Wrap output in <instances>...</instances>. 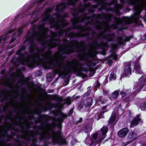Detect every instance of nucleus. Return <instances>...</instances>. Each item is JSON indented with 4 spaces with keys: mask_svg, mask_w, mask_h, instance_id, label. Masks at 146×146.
Masks as SVG:
<instances>
[{
    "mask_svg": "<svg viewBox=\"0 0 146 146\" xmlns=\"http://www.w3.org/2000/svg\"><path fill=\"white\" fill-rule=\"evenodd\" d=\"M131 63L126 64L124 67L123 75L125 76L129 77L132 74Z\"/></svg>",
    "mask_w": 146,
    "mask_h": 146,
    "instance_id": "nucleus-20",
    "label": "nucleus"
},
{
    "mask_svg": "<svg viewBox=\"0 0 146 146\" xmlns=\"http://www.w3.org/2000/svg\"><path fill=\"white\" fill-rule=\"evenodd\" d=\"M87 62L89 63V64H88L87 65L89 67H90L91 66H95L97 64V63L95 62H91L89 61H88V62Z\"/></svg>",
    "mask_w": 146,
    "mask_h": 146,
    "instance_id": "nucleus-57",
    "label": "nucleus"
},
{
    "mask_svg": "<svg viewBox=\"0 0 146 146\" xmlns=\"http://www.w3.org/2000/svg\"><path fill=\"white\" fill-rule=\"evenodd\" d=\"M65 58V57H64L62 56H61L59 58H58V59L57 60H55L54 61L55 62L54 63V64L55 65V66H56L57 65H58L59 64V63L60 62H62L61 63L60 65L59 66H58V68H59V67L60 66H61V67L62 68H64V66L62 65V64L63 63L65 65H67V66H69V64H68V62L67 63L66 65H65L63 63L64 62V60ZM59 70V68H58V69H57L55 71V72L57 74V70Z\"/></svg>",
    "mask_w": 146,
    "mask_h": 146,
    "instance_id": "nucleus-23",
    "label": "nucleus"
},
{
    "mask_svg": "<svg viewBox=\"0 0 146 146\" xmlns=\"http://www.w3.org/2000/svg\"><path fill=\"white\" fill-rule=\"evenodd\" d=\"M28 34L25 36V38L26 40L24 41V43H25L27 41L30 44L29 48V52L31 53H33L36 48L38 47L37 45L34 43L36 35L37 33L35 31L31 33L30 31H29Z\"/></svg>",
    "mask_w": 146,
    "mask_h": 146,
    "instance_id": "nucleus-7",
    "label": "nucleus"
},
{
    "mask_svg": "<svg viewBox=\"0 0 146 146\" xmlns=\"http://www.w3.org/2000/svg\"><path fill=\"white\" fill-rule=\"evenodd\" d=\"M141 120V119L140 118V115L139 114L137 115L131 121L130 125V127L134 128L136 127L139 123Z\"/></svg>",
    "mask_w": 146,
    "mask_h": 146,
    "instance_id": "nucleus-21",
    "label": "nucleus"
},
{
    "mask_svg": "<svg viewBox=\"0 0 146 146\" xmlns=\"http://www.w3.org/2000/svg\"><path fill=\"white\" fill-rule=\"evenodd\" d=\"M18 36H19L21 35L22 33L23 29L22 28H20L18 29Z\"/></svg>",
    "mask_w": 146,
    "mask_h": 146,
    "instance_id": "nucleus-63",
    "label": "nucleus"
},
{
    "mask_svg": "<svg viewBox=\"0 0 146 146\" xmlns=\"http://www.w3.org/2000/svg\"><path fill=\"white\" fill-rule=\"evenodd\" d=\"M52 141L54 144L65 145L67 144V141L63 138L62 134L54 136H52Z\"/></svg>",
    "mask_w": 146,
    "mask_h": 146,
    "instance_id": "nucleus-12",
    "label": "nucleus"
},
{
    "mask_svg": "<svg viewBox=\"0 0 146 146\" xmlns=\"http://www.w3.org/2000/svg\"><path fill=\"white\" fill-rule=\"evenodd\" d=\"M92 129V127L90 124H84L83 126V130L86 133H90Z\"/></svg>",
    "mask_w": 146,
    "mask_h": 146,
    "instance_id": "nucleus-32",
    "label": "nucleus"
},
{
    "mask_svg": "<svg viewBox=\"0 0 146 146\" xmlns=\"http://www.w3.org/2000/svg\"><path fill=\"white\" fill-rule=\"evenodd\" d=\"M63 42L64 44H67L72 42L73 44H77L74 46L64 47L60 43L57 44L56 42H51L48 45V49L51 50L56 47L57 45L58 50L59 52L61 53L62 55H69L72 54L75 52H80L81 50L84 51L86 50V48L85 47L83 46L79 47L78 46V44L80 43L82 44H84V41L81 40L79 42L77 40H74L70 41L67 39H65L63 40Z\"/></svg>",
    "mask_w": 146,
    "mask_h": 146,
    "instance_id": "nucleus-1",
    "label": "nucleus"
},
{
    "mask_svg": "<svg viewBox=\"0 0 146 146\" xmlns=\"http://www.w3.org/2000/svg\"><path fill=\"white\" fill-rule=\"evenodd\" d=\"M30 56H28L27 58H25V57L22 59V60L24 63V65H25L24 62L26 63L27 64L30 62L31 61L30 60Z\"/></svg>",
    "mask_w": 146,
    "mask_h": 146,
    "instance_id": "nucleus-44",
    "label": "nucleus"
},
{
    "mask_svg": "<svg viewBox=\"0 0 146 146\" xmlns=\"http://www.w3.org/2000/svg\"><path fill=\"white\" fill-rule=\"evenodd\" d=\"M92 100H91V102L89 103H87L86 104H85L84 101H81L80 103L78 105V107L81 109L85 105L86 107H88L90 108L92 106Z\"/></svg>",
    "mask_w": 146,
    "mask_h": 146,
    "instance_id": "nucleus-35",
    "label": "nucleus"
},
{
    "mask_svg": "<svg viewBox=\"0 0 146 146\" xmlns=\"http://www.w3.org/2000/svg\"><path fill=\"white\" fill-rule=\"evenodd\" d=\"M129 131V130L128 127H124L118 132V135L120 137H124L127 135Z\"/></svg>",
    "mask_w": 146,
    "mask_h": 146,
    "instance_id": "nucleus-24",
    "label": "nucleus"
},
{
    "mask_svg": "<svg viewBox=\"0 0 146 146\" xmlns=\"http://www.w3.org/2000/svg\"><path fill=\"white\" fill-rule=\"evenodd\" d=\"M1 134L4 135L6 136V137L8 138L9 139H10L11 138V137L10 135H8V131L7 130H5L3 131L1 133Z\"/></svg>",
    "mask_w": 146,
    "mask_h": 146,
    "instance_id": "nucleus-50",
    "label": "nucleus"
},
{
    "mask_svg": "<svg viewBox=\"0 0 146 146\" xmlns=\"http://www.w3.org/2000/svg\"><path fill=\"white\" fill-rule=\"evenodd\" d=\"M55 104L54 103H49L48 105L43 106L41 105L39 107L41 110L42 111L46 112L48 110H51L52 109L55 107Z\"/></svg>",
    "mask_w": 146,
    "mask_h": 146,
    "instance_id": "nucleus-22",
    "label": "nucleus"
},
{
    "mask_svg": "<svg viewBox=\"0 0 146 146\" xmlns=\"http://www.w3.org/2000/svg\"><path fill=\"white\" fill-rule=\"evenodd\" d=\"M119 92L117 91H115L111 93V96L113 98H116L119 95Z\"/></svg>",
    "mask_w": 146,
    "mask_h": 146,
    "instance_id": "nucleus-49",
    "label": "nucleus"
},
{
    "mask_svg": "<svg viewBox=\"0 0 146 146\" xmlns=\"http://www.w3.org/2000/svg\"><path fill=\"white\" fill-rule=\"evenodd\" d=\"M41 111L37 113L39 117L40 118H42L43 119L41 121L40 125L34 126L33 127L34 130L33 132H31V131L30 130V132L29 134L24 137L21 136L20 137L24 139L25 141H30L31 140L30 137L34 138L37 135L40 134L39 131L42 132L44 131V128L49 124L48 121L50 119V116L48 115H41Z\"/></svg>",
    "mask_w": 146,
    "mask_h": 146,
    "instance_id": "nucleus-2",
    "label": "nucleus"
},
{
    "mask_svg": "<svg viewBox=\"0 0 146 146\" xmlns=\"http://www.w3.org/2000/svg\"><path fill=\"white\" fill-rule=\"evenodd\" d=\"M80 30V29H79ZM81 32H78L77 33H75L74 32H72L69 33L67 35V36L69 37L70 39L74 38L77 37H87L88 38V40H90L91 37H90V33H83L82 31H84L81 30Z\"/></svg>",
    "mask_w": 146,
    "mask_h": 146,
    "instance_id": "nucleus-11",
    "label": "nucleus"
},
{
    "mask_svg": "<svg viewBox=\"0 0 146 146\" xmlns=\"http://www.w3.org/2000/svg\"><path fill=\"white\" fill-rule=\"evenodd\" d=\"M127 2L129 5H133L134 6L136 5L135 2L134 0H127Z\"/></svg>",
    "mask_w": 146,
    "mask_h": 146,
    "instance_id": "nucleus-54",
    "label": "nucleus"
},
{
    "mask_svg": "<svg viewBox=\"0 0 146 146\" xmlns=\"http://www.w3.org/2000/svg\"><path fill=\"white\" fill-rule=\"evenodd\" d=\"M59 113V114L58 117L59 120L58 123L62 124L63 122L64 119L68 117V116L67 114L64 113L61 111H60Z\"/></svg>",
    "mask_w": 146,
    "mask_h": 146,
    "instance_id": "nucleus-26",
    "label": "nucleus"
},
{
    "mask_svg": "<svg viewBox=\"0 0 146 146\" xmlns=\"http://www.w3.org/2000/svg\"><path fill=\"white\" fill-rule=\"evenodd\" d=\"M84 6L86 7H90L92 8H96L97 7V5H92L90 2H88L86 4H85Z\"/></svg>",
    "mask_w": 146,
    "mask_h": 146,
    "instance_id": "nucleus-52",
    "label": "nucleus"
},
{
    "mask_svg": "<svg viewBox=\"0 0 146 146\" xmlns=\"http://www.w3.org/2000/svg\"><path fill=\"white\" fill-rule=\"evenodd\" d=\"M116 119V114L115 113H112L111 116V117L109 120L108 123L111 124L112 126H114L116 123L115 121Z\"/></svg>",
    "mask_w": 146,
    "mask_h": 146,
    "instance_id": "nucleus-30",
    "label": "nucleus"
},
{
    "mask_svg": "<svg viewBox=\"0 0 146 146\" xmlns=\"http://www.w3.org/2000/svg\"><path fill=\"white\" fill-rule=\"evenodd\" d=\"M14 141L17 143H19L18 145L16 144L15 146H22L21 144L24 143V141L20 140L18 135L17 136L16 138L15 139Z\"/></svg>",
    "mask_w": 146,
    "mask_h": 146,
    "instance_id": "nucleus-38",
    "label": "nucleus"
},
{
    "mask_svg": "<svg viewBox=\"0 0 146 146\" xmlns=\"http://www.w3.org/2000/svg\"><path fill=\"white\" fill-rule=\"evenodd\" d=\"M129 93L127 90L123 89L120 92V94L122 97H124L128 94Z\"/></svg>",
    "mask_w": 146,
    "mask_h": 146,
    "instance_id": "nucleus-40",
    "label": "nucleus"
},
{
    "mask_svg": "<svg viewBox=\"0 0 146 146\" xmlns=\"http://www.w3.org/2000/svg\"><path fill=\"white\" fill-rule=\"evenodd\" d=\"M42 67L45 69H53L56 66L54 63H51L48 60L46 63L44 64Z\"/></svg>",
    "mask_w": 146,
    "mask_h": 146,
    "instance_id": "nucleus-25",
    "label": "nucleus"
},
{
    "mask_svg": "<svg viewBox=\"0 0 146 146\" xmlns=\"http://www.w3.org/2000/svg\"><path fill=\"white\" fill-rule=\"evenodd\" d=\"M95 8H92V9H88V14H93L95 11Z\"/></svg>",
    "mask_w": 146,
    "mask_h": 146,
    "instance_id": "nucleus-62",
    "label": "nucleus"
},
{
    "mask_svg": "<svg viewBox=\"0 0 146 146\" xmlns=\"http://www.w3.org/2000/svg\"><path fill=\"white\" fill-rule=\"evenodd\" d=\"M41 133L40 132V134H38L40 136L38 139L41 142L45 138V134L43 133V132L41 131Z\"/></svg>",
    "mask_w": 146,
    "mask_h": 146,
    "instance_id": "nucleus-42",
    "label": "nucleus"
},
{
    "mask_svg": "<svg viewBox=\"0 0 146 146\" xmlns=\"http://www.w3.org/2000/svg\"><path fill=\"white\" fill-rule=\"evenodd\" d=\"M112 15L109 13L102 12L101 14H92V15L87 17L88 20H92L94 18H97L100 19H105L108 21H111Z\"/></svg>",
    "mask_w": 146,
    "mask_h": 146,
    "instance_id": "nucleus-9",
    "label": "nucleus"
},
{
    "mask_svg": "<svg viewBox=\"0 0 146 146\" xmlns=\"http://www.w3.org/2000/svg\"><path fill=\"white\" fill-rule=\"evenodd\" d=\"M56 33L58 34L59 36H61L63 34V32L62 29H60L59 31H57L56 32L54 33V36H56Z\"/></svg>",
    "mask_w": 146,
    "mask_h": 146,
    "instance_id": "nucleus-55",
    "label": "nucleus"
},
{
    "mask_svg": "<svg viewBox=\"0 0 146 146\" xmlns=\"http://www.w3.org/2000/svg\"><path fill=\"white\" fill-rule=\"evenodd\" d=\"M41 56H42V58H41L40 56H38L37 57L36 59H38L42 61L41 64L42 66H43L44 65V63H46V62L49 60L47 58L45 55H44L43 54H42Z\"/></svg>",
    "mask_w": 146,
    "mask_h": 146,
    "instance_id": "nucleus-34",
    "label": "nucleus"
},
{
    "mask_svg": "<svg viewBox=\"0 0 146 146\" xmlns=\"http://www.w3.org/2000/svg\"><path fill=\"white\" fill-rule=\"evenodd\" d=\"M112 18L115 21V23L112 24V25L113 27H117V25L119 23L121 24V21L122 20L124 22H126L128 19V18L127 17L124 16H122V18L116 17H113Z\"/></svg>",
    "mask_w": 146,
    "mask_h": 146,
    "instance_id": "nucleus-19",
    "label": "nucleus"
},
{
    "mask_svg": "<svg viewBox=\"0 0 146 146\" xmlns=\"http://www.w3.org/2000/svg\"><path fill=\"white\" fill-rule=\"evenodd\" d=\"M32 142L33 143L31 144V146H39L38 145L35 143V142H37V140L35 138H33Z\"/></svg>",
    "mask_w": 146,
    "mask_h": 146,
    "instance_id": "nucleus-58",
    "label": "nucleus"
},
{
    "mask_svg": "<svg viewBox=\"0 0 146 146\" xmlns=\"http://www.w3.org/2000/svg\"><path fill=\"white\" fill-rule=\"evenodd\" d=\"M137 135V133L136 132L133 131L129 134L128 136V138L129 139L134 138L135 140L136 139Z\"/></svg>",
    "mask_w": 146,
    "mask_h": 146,
    "instance_id": "nucleus-37",
    "label": "nucleus"
},
{
    "mask_svg": "<svg viewBox=\"0 0 146 146\" xmlns=\"http://www.w3.org/2000/svg\"><path fill=\"white\" fill-rule=\"evenodd\" d=\"M108 45L107 43L102 41H101L100 43H98V40H96L94 43H93L92 44H89L87 46L89 48L91 47L92 45H94L97 47L98 49H102L107 47Z\"/></svg>",
    "mask_w": 146,
    "mask_h": 146,
    "instance_id": "nucleus-17",
    "label": "nucleus"
},
{
    "mask_svg": "<svg viewBox=\"0 0 146 146\" xmlns=\"http://www.w3.org/2000/svg\"><path fill=\"white\" fill-rule=\"evenodd\" d=\"M134 69L135 70V73L137 74H142L143 73V72L141 69L140 64L138 63L135 64Z\"/></svg>",
    "mask_w": 146,
    "mask_h": 146,
    "instance_id": "nucleus-31",
    "label": "nucleus"
},
{
    "mask_svg": "<svg viewBox=\"0 0 146 146\" xmlns=\"http://www.w3.org/2000/svg\"><path fill=\"white\" fill-rule=\"evenodd\" d=\"M79 14L77 12H75L72 13V15L73 16V18L71 19L70 21L72 24L73 28L74 29H78L82 31H92L93 30L91 27H86L87 29L86 30L84 26H82L81 25H76V23H75V22L78 18Z\"/></svg>",
    "mask_w": 146,
    "mask_h": 146,
    "instance_id": "nucleus-8",
    "label": "nucleus"
},
{
    "mask_svg": "<svg viewBox=\"0 0 146 146\" xmlns=\"http://www.w3.org/2000/svg\"><path fill=\"white\" fill-rule=\"evenodd\" d=\"M133 9L135 12L137 13L138 15L141 14L142 11V9L141 8L138 7L136 5L134 6Z\"/></svg>",
    "mask_w": 146,
    "mask_h": 146,
    "instance_id": "nucleus-41",
    "label": "nucleus"
},
{
    "mask_svg": "<svg viewBox=\"0 0 146 146\" xmlns=\"http://www.w3.org/2000/svg\"><path fill=\"white\" fill-rule=\"evenodd\" d=\"M31 15H32V17L35 18L37 16V13L35 10H34L32 12Z\"/></svg>",
    "mask_w": 146,
    "mask_h": 146,
    "instance_id": "nucleus-59",
    "label": "nucleus"
},
{
    "mask_svg": "<svg viewBox=\"0 0 146 146\" xmlns=\"http://www.w3.org/2000/svg\"><path fill=\"white\" fill-rule=\"evenodd\" d=\"M116 76L115 75L113 72H111L110 74L109 80H115L116 79Z\"/></svg>",
    "mask_w": 146,
    "mask_h": 146,
    "instance_id": "nucleus-51",
    "label": "nucleus"
},
{
    "mask_svg": "<svg viewBox=\"0 0 146 146\" xmlns=\"http://www.w3.org/2000/svg\"><path fill=\"white\" fill-rule=\"evenodd\" d=\"M45 16L42 18V21L44 22H46L48 20H50L51 19V17L50 15H47L45 14Z\"/></svg>",
    "mask_w": 146,
    "mask_h": 146,
    "instance_id": "nucleus-45",
    "label": "nucleus"
},
{
    "mask_svg": "<svg viewBox=\"0 0 146 146\" xmlns=\"http://www.w3.org/2000/svg\"><path fill=\"white\" fill-rule=\"evenodd\" d=\"M101 131L103 135H105L108 131V128L106 127H103L101 129Z\"/></svg>",
    "mask_w": 146,
    "mask_h": 146,
    "instance_id": "nucleus-48",
    "label": "nucleus"
},
{
    "mask_svg": "<svg viewBox=\"0 0 146 146\" xmlns=\"http://www.w3.org/2000/svg\"><path fill=\"white\" fill-rule=\"evenodd\" d=\"M26 49L25 46H21L20 48L17 50L16 53V54L18 55V56L16 57L15 56H14L10 60V62L12 63L16 67H18L21 64L23 65H24L22 59L24 57L25 55L23 53L22 51L25 50Z\"/></svg>",
    "mask_w": 146,
    "mask_h": 146,
    "instance_id": "nucleus-5",
    "label": "nucleus"
},
{
    "mask_svg": "<svg viewBox=\"0 0 146 146\" xmlns=\"http://www.w3.org/2000/svg\"><path fill=\"white\" fill-rule=\"evenodd\" d=\"M98 136V133L96 132L94 133L92 135V139H91V145H92L95 143V146L96 144H97L98 139L97 138Z\"/></svg>",
    "mask_w": 146,
    "mask_h": 146,
    "instance_id": "nucleus-28",
    "label": "nucleus"
},
{
    "mask_svg": "<svg viewBox=\"0 0 146 146\" xmlns=\"http://www.w3.org/2000/svg\"><path fill=\"white\" fill-rule=\"evenodd\" d=\"M12 125L15 126L19 125L21 129V130L19 131L18 128H15L14 127L13 129L16 132H20L22 134H25V130H28L30 129L31 127L30 125L29 124H25L24 126H23L21 125H18L17 122L14 121L13 122Z\"/></svg>",
    "mask_w": 146,
    "mask_h": 146,
    "instance_id": "nucleus-14",
    "label": "nucleus"
},
{
    "mask_svg": "<svg viewBox=\"0 0 146 146\" xmlns=\"http://www.w3.org/2000/svg\"><path fill=\"white\" fill-rule=\"evenodd\" d=\"M55 125L56 126H55L53 123H52L50 124V125L53 128H54L56 126V127L58 128L59 129L56 131L52 130V136H54L62 134V124L58 123H55Z\"/></svg>",
    "mask_w": 146,
    "mask_h": 146,
    "instance_id": "nucleus-18",
    "label": "nucleus"
},
{
    "mask_svg": "<svg viewBox=\"0 0 146 146\" xmlns=\"http://www.w3.org/2000/svg\"><path fill=\"white\" fill-rule=\"evenodd\" d=\"M34 85L36 88L39 90L43 92L42 95L44 96H47L48 97L51 96V99L52 100H55L58 102H61L63 101L64 102V103L67 105H70L71 103V100L70 99L66 98L63 100L62 97L59 96L56 94L50 95L47 94L46 91V90L42 88L40 86L35 84H34Z\"/></svg>",
    "mask_w": 146,
    "mask_h": 146,
    "instance_id": "nucleus-6",
    "label": "nucleus"
},
{
    "mask_svg": "<svg viewBox=\"0 0 146 146\" xmlns=\"http://www.w3.org/2000/svg\"><path fill=\"white\" fill-rule=\"evenodd\" d=\"M45 48H42L40 49L38 47V48H36V52H34V56L35 59H37V57L38 56H40V54H43V52L44 51Z\"/></svg>",
    "mask_w": 146,
    "mask_h": 146,
    "instance_id": "nucleus-29",
    "label": "nucleus"
},
{
    "mask_svg": "<svg viewBox=\"0 0 146 146\" xmlns=\"http://www.w3.org/2000/svg\"><path fill=\"white\" fill-rule=\"evenodd\" d=\"M76 63L77 65L79 66V69L82 68V67H83L84 64L81 63L79 62H78L76 60H73L71 61H70L68 62V64H69V66H67V65H65L63 63L62 64V65L64 66V68H62L61 66H60L59 67V70H57V73L58 75V77H59L61 76V74L62 72L61 70H63L64 71H65L67 70L68 69H71V70H68L66 74H64V77L63 78H65L66 76V75H68L71 72V70L74 71L76 70L75 68V64Z\"/></svg>",
    "mask_w": 146,
    "mask_h": 146,
    "instance_id": "nucleus-4",
    "label": "nucleus"
},
{
    "mask_svg": "<svg viewBox=\"0 0 146 146\" xmlns=\"http://www.w3.org/2000/svg\"><path fill=\"white\" fill-rule=\"evenodd\" d=\"M105 48L101 49L102 50V51L98 52V54H100L103 55H105L106 54V51Z\"/></svg>",
    "mask_w": 146,
    "mask_h": 146,
    "instance_id": "nucleus-56",
    "label": "nucleus"
},
{
    "mask_svg": "<svg viewBox=\"0 0 146 146\" xmlns=\"http://www.w3.org/2000/svg\"><path fill=\"white\" fill-rule=\"evenodd\" d=\"M104 23L105 22L104 21L100 22L98 21V19H96V20L94 24V25L95 27V28H96L98 27V25H97L95 24V23L99 25H103Z\"/></svg>",
    "mask_w": 146,
    "mask_h": 146,
    "instance_id": "nucleus-46",
    "label": "nucleus"
},
{
    "mask_svg": "<svg viewBox=\"0 0 146 146\" xmlns=\"http://www.w3.org/2000/svg\"><path fill=\"white\" fill-rule=\"evenodd\" d=\"M73 3L70 0H68L66 3H61L62 6V9H67V7L70 5H72Z\"/></svg>",
    "mask_w": 146,
    "mask_h": 146,
    "instance_id": "nucleus-36",
    "label": "nucleus"
},
{
    "mask_svg": "<svg viewBox=\"0 0 146 146\" xmlns=\"http://www.w3.org/2000/svg\"><path fill=\"white\" fill-rule=\"evenodd\" d=\"M108 111V110H105L101 111L99 114V118H104V114L105 112H107Z\"/></svg>",
    "mask_w": 146,
    "mask_h": 146,
    "instance_id": "nucleus-53",
    "label": "nucleus"
},
{
    "mask_svg": "<svg viewBox=\"0 0 146 146\" xmlns=\"http://www.w3.org/2000/svg\"><path fill=\"white\" fill-rule=\"evenodd\" d=\"M97 37L98 38L106 40L108 42H110L113 40V39L115 38V35L113 33H105L102 32L97 35Z\"/></svg>",
    "mask_w": 146,
    "mask_h": 146,
    "instance_id": "nucleus-13",
    "label": "nucleus"
},
{
    "mask_svg": "<svg viewBox=\"0 0 146 146\" xmlns=\"http://www.w3.org/2000/svg\"><path fill=\"white\" fill-rule=\"evenodd\" d=\"M100 86V84L99 82L98 81V80L97 81L94 87V88L97 90L98 88H99Z\"/></svg>",
    "mask_w": 146,
    "mask_h": 146,
    "instance_id": "nucleus-60",
    "label": "nucleus"
},
{
    "mask_svg": "<svg viewBox=\"0 0 146 146\" xmlns=\"http://www.w3.org/2000/svg\"><path fill=\"white\" fill-rule=\"evenodd\" d=\"M98 54V53L97 51H94L91 54H86L85 56H83L80 54H79L77 55V57L81 58V60H84L86 62H88L89 58H94L96 56V55Z\"/></svg>",
    "mask_w": 146,
    "mask_h": 146,
    "instance_id": "nucleus-15",
    "label": "nucleus"
},
{
    "mask_svg": "<svg viewBox=\"0 0 146 146\" xmlns=\"http://www.w3.org/2000/svg\"><path fill=\"white\" fill-rule=\"evenodd\" d=\"M85 20V19L83 18H82L80 20L77 19V20L75 22V23H76V25H77V23H82Z\"/></svg>",
    "mask_w": 146,
    "mask_h": 146,
    "instance_id": "nucleus-61",
    "label": "nucleus"
},
{
    "mask_svg": "<svg viewBox=\"0 0 146 146\" xmlns=\"http://www.w3.org/2000/svg\"><path fill=\"white\" fill-rule=\"evenodd\" d=\"M89 71L88 69L87 68L84 67H82L81 69H78L77 71L78 73H82V71L87 73Z\"/></svg>",
    "mask_w": 146,
    "mask_h": 146,
    "instance_id": "nucleus-39",
    "label": "nucleus"
},
{
    "mask_svg": "<svg viewBox=\"0 0 146 146\" xmlns=\"http://www.w3.org/2000/svg\"><path fill=\"white\" fill-rule=\"evenodd\" d=\"M117 47V45L116 44H113L112 45V48L111 51L113 53L111 54L110 56V58H112L113 59L115 60H116L118 58V56L114 52V49H115Z\"/></svg>",
    "mask_w": 146,
    "mask_h": 146,
    "instance_id": "nucleus-27",
    "label": "nucleus"
},
{
    "mask_svg": "<svg viewBox=\"0 0 146 146\" xmlns=\"http://www.w3.org/2000/svg\"><path fill=\"white\" fill-rule=\"evenodd\" d=\"M133 35H131L129 36H125L124 39H123L122 37L120 36H118L117 38V45H123L124 46L126 42L129 41L131 39L133 38Z\"/></svg>",
    "mask_w": 146,
    "mask_h": 146,
    "instance_id": "nucleus-16",
    "label": "nucleus"
},
{
    "mask_svg": "<svg viewBox=\"0 0 146 146\" xmlns=\"http://www.w3.org/2000/svg\"><path fill=\"white\" fill-rule=\"evenodd\" d=\"M37 62V61L35 60L34 59L33 61H31L30 62L27 64L28 66L30 68H32L33 67L34 64H36Z\"/></svg>",
    "mask_w": 146,
    "mask_h": 146,
    "instance_id": "nucleus-47",
    "label": "nucleus"
},
{
    "mask_svg": "<svg viewBox=\"0 0 146 146\" xmlns=\"http://www.w3.org/2000/svg\"><path fill=\"white\" fill-rule=\"evenodd\" d=\"M66 20H65L63 17H62L61 18V19L59 21V22H60L62 24H64L66 22Z\"/></svg>",
    "mask_w": 146,
    "mask_h": 146,
    "instance_id": "nucleus-64",
    "label": "nucleus"
},
{
    "mask_svg": "<svg viewBox=\"0 0 146 146\" xmlns=\"http://www.w3.org/2000/svg\"><path fill=\"white\" fill-rule=\"evenodd\" d=\"M41 111L37 113L39 117L40 118H42L43 119L41 121L40 125L34 126L33 127L34 130L33 132H31V131L30 130V132L29 134L24 137L21 136L20 137L24 139L25 141H30L31 140L30 137L34 138L37 135L40 134L39 131L42 132L44 131V128L49 124L48 121L50 119V116L48 115H41Z\"/></svg>",
    "mask_w": 146,
    "mask_h": 146,
    "instance_id": "nucleus-3",
    "label": "nucleus"
},
{
    "mask_svg": "<svg viewBox=\"0 0 146 146\" xmlns=\"http://www.w3.org/2000/svg\"><path fill=\"white\" fill-rule=\"evenodd\" d=\"M139 83L136 87L137 88L131 94L133 96L135 97L137 94L142 88L146 84V78L143 75L139 79Z\"/></svg>",
    "mask_w": 146,
    "mask_h": 146,
    "instance_id": "nucleus-10",
    "label": "nucleus"
},
{
    "mask_svg": "<svg viewBox=\"0 0 146 146\" xmlns=\"http://www.w3.org/2000/svg\"><path fill=\"white\" fill-rule=\"evenodd\" d=\"M53 8L52 7H48L46 9L45 11V14L47 15H50V13L52 12Z\"/></svg>",
    "mask_w": 146,
    "mask_h": 146,
    "instance_id": "nucleus-43",
    "label": "nucleus"
},
{
    "mask_svg": "<svg viewBox=\"0 0 146 146\" xmlns=\"http://www.w3.org/2000/svg\"><path fill=\"white\" fill-rule=\"evenodd\" d=\"M83 6L81 5L80 6L77 8H74L72 10L75 12H77L79 14L83 13L85 11V8H82Z\"/></svg>",
    "mask_w": 146,
    "mask_h": 146,
    "instance_id": "nucleus-33",
    "label": "nucleus"
}]
</instances>
